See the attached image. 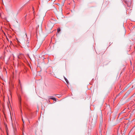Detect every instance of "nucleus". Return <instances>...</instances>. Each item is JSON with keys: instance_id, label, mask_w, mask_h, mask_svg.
<instances>
[{"instance_id": "11", "label": "nucleus", "mask_w": 135, "mask_h": 135, "mask_svg": "<svg viewBox=\"0 0 135 135\" xmlns=\"http://www.w3.org/2000/svg\"><path fill=\"white\" fill-rule=\"evenodd\" d=\"M22 120H23V123H24V121H23V119H22Z\"/></svg>"}, {"instance_id": "15", "label": "nucleus", "mask_w": 135, "mask_h": 135, "mask_svg": "<svg viewBox=\"0 0 135 135\" xmlns=\"http://www.w3.org/2000/svg\"><path fill=\"white\" fill-rule=\"evenodd\" d=\"M13 57H14V56H13Z\"/></svg>"}, {"instance_id": "9", "label": "nucleus", "mask_w": 135, "mask_h": 135, "mask_svg": "<svg viewBox=\"0 0 135 135\" xmlns=\"http://www.w3.org/2000/svg\"><path fill=\"white\" fill-rule=\"evenodd\" d=\"M122 112L123 113L125 112L124 111V110H123Z\"/></svg>"}, {"instance_id": "4", "label": "nucleus", "mask_w": 135, "mask_h": 135, "mask_svg": "<svg viewBox=\"0 0 135 135\" xmlns=\"http://www.w3.org/2000/svg\"><path fill=\"white\" fill-rule=\"evenodd\" d=\"M50 99L53 100L55 101H56V99L55 98H50Z\"/></svg>"}, {"instance_id": "1", "label": "nucleus", "mask_w": 135, "mask_h": 135, "mask_svg": "<svg viewBox=\"0 0 135 135\" xmlns=\"http://www.w3.org/2000/svg\"><path fill=\"white\" fill-rule=\"evenodd\" d=\"M53 26V24L51 22L49 23L47 26L46 27L47 29L50 30L52 29Z\"/></svg>"}, {"instance_id": "6", "label": "nucleus", "mask_w": 135, "mask_h": 135, "mask_svg": "<svg viewBox=\"0 0 135 135\" xmlns=\"http://www.w3.org/2000/svg\"><path fill=\"white\" fill-rule=\"evenodd\" d=\"M57 32H59L60 31V28H58L57 29Z\"/></svg>"}, {"instance_id": "13", "label": "nucleus", "mask_w": 135, "mask_h": 135, "mask_svg": "<svg viewBox=\"0 0 135 135\" xmlns=\"http://www.w3.org/2000/svg\"><path fill=\"white\" fill-rule=\"evenodd\" d=\"M130 62H131V61H130Z\"/></svg>"}, {"instance_id": "10", "label": "nucleus", "mask_w": 135, "mask_h": 135, "mask_svg": "<svg viewBox=\"0 0 135 135\" xmlns=\"http://www.w3.org/2000/svg\"><path fill=\"white\" fill-rule=\"evenodd\" d=\"M33 14L34 15H35V11H33Z\"/></svg>"}, {"instance_id": "3", "label": "nucleus", "mask_w": 135, "mask_h": 135, "mask_svg": "<svg viewBox=\"0 0 135 135\" xmlns=\"http://www.w3.org/2000/svg\"><path fill=\"white\" fill-rule=\"evenodd\" d=\"M64 78L65 80V81H66V83L67 84L69 83V81L68 80H67V79L65 76H64Z\"/></svg>"}, {"instance_id": "8", "label": "nucleus", "mask_w": 135, "mask_h": 135, "mask_svg": "<svg viewBox=\"0 0 135 135\" xmlns=\"http://www.w3.org/2000/svg\"><path fill=\"white\" fill-rule=\"evenodd\" d=\"M6 39H7V40H8V42H9V40H8V38L7 37L6 38Z\"/></svg>"}, {"instance_id": "2", "label": "nucleus", "mask_w": 135, "mask_h": 135, "mask_svg": "<svg viewBox=\"0 0 135 135\" xmlns=\"http://www.w3.org/2000/svg\"><path fill=\"white\" fill-rule=\"evenodd\" d=\"M24 57V55L22 54H20V55L18 57V58H20L21 57L22 58H23Z\"/></svg>"}, {"instance_id": "5", "label": "nucleus", "mask_w": 135, "mask_h": 135, "mask_svg": "<svg viewBox=\"0 0 135 135\" xmlns=\"http://www.w3.org/2000/svg\"><path fill=\"white\" fill-rule=\"evenodd\" d=\"M29 42L28 41H27L26 42V45L28 47L29 46Z\"/></svg>"}, {"instance_id": "7", "label": "nucleus", "mask_w": 135, "mask_h": 135, "mask_svg": "<svg viewBox=\"0 0 135 135\" xmlns=\"http://www.w3.org/2000/svg\"><path fill=\"white\" fill-rule=\"evenodd\" d=\"M10 44L12 45V41H10Z\"/></svg>"}, {"instance_id": "14", "label": "nucleus", "mask_w": 135, "mask_h": 135, "mask_svg": "<svg viewBox=\"0 0 135 135\" xmlns=\"http://www.w3.org/2000/svg\"><path fill=\"white\" fill-rule=\"evenodd\" d=\"M17 13L16 14V15H17Z\"/></svg>"}, {"instance_id": "12", "label": "nucleus", "mask_w": 135, "mask_h": 135, "mask_svg": "<svg viewBox=\"0 0 135 135\" xmlns=\"http://www.w3.org/2000/svg\"><path fill=\"white\" fill-rule=\"evenodd\" d=\"M33 10L34 9V8L33 7Z\"/></svg>"}]
</instances>
